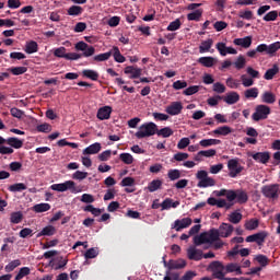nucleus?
Listing matches in <instances>:
<instances>
[{
	"mask_svg": "<svg viewBox=\"0 0 280 280\" xmlns=\"http://www.w3.org/2000/svg\"><path fill=\"white\" fill-rule=\"evenodd\" d=\"M10 222L11 224H21V222H23V212H12L10 217Z\"/></svg>",
	"mask_w": 280,
	"mask_h": 280,
	"instance_id": "obj_39",
	"label": "nucleus"
},
{
	"mask_svg": "<svg viewBox=\"0 0 280 280\" xmlns=\"http://www.w3.org/2000/svg\"><path fill=\"white\" fill-rule=\"evenodd\" d=\"M74 49H77V51H83L81 54L83 58H91V56H95V47L89 46V44L84 42L77 43Z\"/></svg>",
	"mask_w": 280,
	"mask_h": 280,
	"instance_id": "obj_6",
	"label": "nucleus"
},
{
	"mask_svg": "<svg viewBox=\"0 0 280 280\" xmlns=\"http://www.w3.org/2000/svg\"><path fill=\"white\" fill-rule=\"evenodd\" d=\"M158 126L154 122H144L139 127L136 132L137 139H145L148 137H154L156 135Z\"/></svg>",
	"mask_w": 280,
	"mask_h": 280,
	"instance_id": "obj_1",
	"label": "nucleus"
},
{
	"mask_svg": "<svg viewBox=\"0 0 280 280\" xmlns=\"http://www.w3.org/2000/svg\"><path fill=\"white\" fill-rule=\"evenodd\" d=\"M54 56L56 58H67V48L66 47H59L54 50Z\"/></svg>",
	"mask_w": 280,
	"mask_h": 280,
	"instance_id": "obj_56",
	"label": "nucleus"
},
{
	"mask_svg": "<svg viewBox=\"0 0 280 280\" xmlns=\"http://www.w3.org/2000/svg\"><path fill=\"white\" fill-rule=\"evenodd\" d=\"M52 235H56V228L48 225L37 233L36 237H51Z\"/></svg>",
	"mask_w": 280,
	"mask_h": 280,
	"instance_id": "obj_26",
	"label": "nucleus"
},
{
	"mask_svg": "<svg viewBox=\"0 0 280 280\" xmlns=\"http://www.w3.org/2000/svg\"><path fill=\"white\" fill-rule=\"evenodd\" d=\"M187 266V261L183 258L177 260L171 259L168 260L167 268L168 270H183Z\"/></svg>",
	"mask_w": 280,
	"mask_h": 280,
	"instance_id": "obj_14",
	"label": "nucleus"
},
{
	"mask_svg": "<svg viewBox=\"0 0 280 280\" xmlns=\"http://www.w3.org/2000/svg\"><path fill=\"white\" fill-rule=\"evenodd\" d=\"M222 100L229 105L237 104L240 102V94L237 92H230Z\"/></svg>",
	"mask_w": 280,
	"mask_h": 280,
	"instance_id": "obj_23",
	"label": "nucleus"
},
{
	"mask_svg": "<svg viewBox=\"0 0 280 280\" xmlns=\"http://www.w3.org/2000/svg\"><path fill=\"white\" fill-rule=\"evenodd\" d=\"M12 75H23V73H27L26 67H14L10 69Z\"/></svg>",
	"mask_w": 280,
	"mask_h": 280,
	"instance_id": "obj_57",
	"label": "nucleus"
},
{
	"mask_svg": "<svg viewBox=\"0 0 280 280\" xmlns=\"http://www.w3.org/2000/svg\"><path fill=\"white\" fill-rule=\"evenodd\" d=\"M233 132V129L229 126L218 127L212 131V135H217L218 137H229Z\"/></svg>",
	"mask_w": 280,
	"mask_h": 280,
	"instance_id": "obj_25",
	"label": "nucleus"
},
{
	"mask_svg": "<svg viewBox=\"0 0 280 280\" xmlns=\"http://www.w3.org/2000/svg\"><path fill=\"white\" fill-rule=\"evenodd\" d=\"M266 237H268V232L261 231L256 234L249 235L245 238V242L253 243L256 242L258 246H264L266 242Z\"/></svg>",
	"mask_w": 280,
	"mask_h": 280,
	"instance_id": "obj_10",
	"label": "nucleus"
},
{
	"mask_svg": "<svg viewBox=\"0 0 280 280\" xmlns=\"http://www.w3.org/2000/svg\"><path fill=\"white\" fill-rule=\"evenodd\" d=\"M200 91V86L198 85H191L189 88H187L185 91H184V95H196V93H198Z\"/></svg>",
	"mask_w": 280,
	"mask_h": 280,
	"instance_id": "obj_61",
	"label": "nucleus"
},
{
	"mask_svg": "<svg viewBox=\"0 0 280 280\" xmlns=\"http://www.w3.org/2000/svg\"><path fill=\"white\" fill-rule=\"evenodd\" d=\"M234 230H235V228H233L232 224L222 223L218 231H219L220 237H231Z\"/></svg>",
	"mask_w": 280,
	"mask_h": 280,
	"instance_id": "obj_16",
	"label": "nucleus"
},
{
	"mask_svg": "<svg viewBox=\"0 0 280 280\" xmlns=\"http://www.w3.org/2000/svg\"><path fill=\"white\" fill-rule=\"evenodd\" d=\"M187 257L192 261H200V259H202V250L189 247L187 249Z\"/></svg>",
	"mask_w": 280,
	"mask_h": 280,
	"instance_id": "obj_19",
	"label": "nucleus"
},
{
	"mask_svg": "<svg viewBox=\"0 0 280 280\" xmlns=\"http://www.w3.org/2000/svg\"><path fill=\"white\" fill-rule=\"evenodd\" d=\"M209 240H207V233L202 232L200 235L194 236L195 246H202V244H209Z\"/></svg>",
	"mask_w": 280,
	"mask_h": 280,
	"instance_id": "obj_33",
	"label": "nucleus"
},
{
	"mask_svg": "<svg viewBox=\"0 0 280 280\" xmlns=\"http://www.w3.org/2000/svg\"><path fill=\"white\" fill-rule=\"evenodd\" d=\"M228 200L229 202L236 200L238 205H246L248 202V192L242 189L229 190Z\"/></svg>",
	"mask_w": 280,
	"mask_h": 280,
	"instance_id": "obj_3",
	"label": "nucleus"
},
{
	"mask_svg": "<svg viewBox=\"0 0 280 280\" xmlns=\"http://www.w3.org/2000/svg\"><path fill=\"white\" fill-rule=\"evenodd\" d=\"M197 62H199V65H202V67H207L208 69L213 67V65H215V58L213 57H200Z\"/></svg>",
	"mask_w": 280,
	"mask_h": 280,
	"instance_id": "obj_31",
	"label": "nucleus"
},
{
	"mask_svg": "<svg viewBox=\"0 0 280 280\" xmlns=\"http://www.w3.org/2000/svg\"><path fill=\"white\" fill-rule=\"evenodd\" d=\"M280 49V42L268 45V56H275Z\"/></svg>",
	"mask_w": 280,
	"mask_h": 280,
	"instance_id": "obj_53",
	"label": "nucleus"
},
{
	"mask_svg": "<svg viewBox=\"0 0 280 280\" xmlns=\"http://www.w3.org/2000/svg\"><path fill=\"white\" fill-rule=\"evenodd\" d=\"M37 132H51V125L45 122L36 127Z\"/></svg>",
	"mask_w": 280,
	"mask_h": 280,
	"instance_id": "obj_63",
	"label": "nucleus"
},
{
	"mask_svg": "<svg viewBox=\"0 0 280 280\" xmlns=\"http://www.w3.org/2000/svg\"><path fill=\"white\" fill-rule=\"evenodd\" d=\"M25 189H27V186L23 183L9 186V191H12L13 194H16L18 191H25Z\"/></svg>",
	"mask_w": 280,
	"mask_h": 280,
	"instance_id": "obj_45",
	"label": "nucleus"
},
{
	"mask_svg": "<svg viewBox=\"0 0 280 280\" xmlns=\"http://www.w3.org/2000/svg\"><path fill=\"white\" fill-rule=\"evenodd\" d=\"M226 272H236L237 275H242V268L237 264H229L225 267Z\"/></svg>",
	"mask_w": 280,
	"mask_h": 280,
	"instance_id": "obj_50",
	"label": "nucleus"
},
{
	"mask_svg": "<svg viewBox=\"0 0 280 280\" xmlns=\"http://www.w3.org/2000/svg\"><path fill=\"white\" fill-rule=\"evenodd\" d=\"M195 277H198L196 271L189 270L179 280H194Z\"/></svg>",
	"mask_w": 280,
	"mask_h": 280,
	"instance_id": "obj_64",
	"label": "nucleus"
},
{
	"mask_svg": "<svg viewBox=\"0 0 280 280\" xmlns=\"http://www.w3.org/2000/svg\"><path fill=\"white\" fill-rule=\"evenodd\" d=\"M119 159L125 165H132V163H135V158H132L130 153H120Z\"/></svg>",
	"mask_w": 280,
	"mask_h": 280,
	"instance_id": "obj_44",
	"label": "nucleus"
},
{
	"mask_svg": "<svg viewBox=\"0 0 280 280\" xmlns=\"http://www.w3.org/2000/svg\"><path fill=\"white\" fill-rule=\"evenodd\" d=\"M38 51V43L35 40L27 42L25 45V52L26 54H36Z\"/></svg>",
	"mask_w": 280,
	"mask_h": 280,
	"instance_id": "obj_38",
	"label": "nucleus"
},
{
	"mask_svg": "<svg viewBox=\"0 0 280 280\" xmlns=\"http://www.w3.org/2000/svg\"><path fill=\"white\" fill-rule=\"evenodd\" d=\"M229 222L232 224H240L242 222V213L234 211L229 215Z\"/></svg>",
	"mask_w": 280,
	"mask_h": 280,
	"instance_id": "obj_46",
	"label": "nucleus"
},
{
	"mask_svg": "<svg viewBox=\"0 0 280 280\" xmlns=\"http://www.w3.org/2000/svg\"><path fill=\"white\" fill-rule=\"evenodd\" d=\"M220 143H222V140L203 139L199 142V145H201V148H211V145H220Z\"/></svg>",
	"mask_w": 280,
	"mask_h": 280,
	"instance_id": "obj_35",
	"label": "nucleus"
},
{
	"mask_svg": "<svg viewBox=\"0 0 280 280\" xmlns=\"http://www.w3.org/2000/svg\"><path fill=\"white\" fill-rule=\"evenodd\" d=\"M279 16V12L277 11H270L268 12L264 18L262 20L264 21H267V22H270V21H277V18Z\"/></svg>",
	"mask_w": 280,
	"mask_h": 280,
	"instance_id": "obj_60",
	"label": "nucleus"
},
{
	"mask_svg": "<svg viewBox=\"0 0 280 280\" xmlns=\"http://www.w3.org/2000/svg\"><path fill=\"white\" fill-rule=\"evenodd\" d=\"M10 145L11 148H14L15 150H21L23 148V140L16 138V137H10L8 139L0 136V145Z\"/></svg>",
	"mask_w": 280,
	"mask_h": 280,
	"instance_id": "obj_9",
	"label": "nucleus"
},
{
	"mask_svg": "<svg viewBox=\"0 0 280 280\" xmlns=\"http://www.w3.org/2000/svg\"><path fill=\"white\" fill-rule=\"evenodd\" d=\"M211 47H213V39L209 38L201 42V45L199 46V54H206V51H209Z\"/></svg>",
	"mask_w": 280,
	"mask_h": 280,
	"instance_id": "obj_37",
	"label": "nucleus"
},
{
	"mask_svg": "<svg viewBox=\"0 0 280 280\" xmlns=\"http://www.w3.org/2000/svg\"><path fill=\"white\" fill-rule=\"evenodd\" d=\"M226 86H229V89H240V80L230 77L226 79Z\"/></svg>",
	"mask_w": 280,
	"mask_h": 280,
	"instance_id": "obj_59",
	"label": "nucleus"
},
{
	"mask_svg": "<svg viewBox=\"0 0 280 280\" xmlns=\"http://www.w3.org/2000/svg\"><path fill=\"white\" fill-rule=\"evenodd\" d=\"M84 12V9L80 5H72L68 9V15L69 16H80Z\"/></svg>",
	"mask_w": 280,
	"mask_h": 280,
	"instance_id": "obj_42",
	"label": "nucleus"
},
{
	"mask_svg": "<svg viewBox=\"0 0 280 280\" xmlns=\"http://www.w3.org/2000/svg\"><path fill=\"white\" fill-rule=\"evenodd\" d=\"M261 194L265 196V198H279V185L262 186Z\"/></svg>",
	"mask_w": 280,
	"mask_h": 280,
	"instance_id": "obj_8",
	"label": "nucleus"
},
{
	"mask_svg": "<svg viewBox=\"0 0 280 280\" xmlns=\"http://www.w3.org/2000/svg\"><path fill=\"white\" fill-rule=\"evenodd\" d=\"M100 255V250L95 247L88 249L84 254L85 259H95Z\"/></svg>",
	"mask_w": 280,
	"mask_h": 280,
	"instance_id": "obj_52",
	"label": "nucleus"
},
{
	"mask_svg": "<svg viewBox=\"0 0 280 280\" xmlns=\"http://www.w3.org/2000/svg\"><path fill=\"white\" fill-rule=\"evenodd\" d=\"M167 115L176 116L183 113V103L180 102H173L166 107Z\"/></svg>",
	"mask_w": 280,
	"mask_h": 280,
	"instance_id": "obj_13",
	"label": "nucleus"
},
{
	"mask_svg": "<svg viewBox=\"0 0 280 280\" xmlns=\"http://www.w3.org/2000/svg\"><path fill=\"white\" fill-rule=\"evenodd\" d=\"M191 226V218H184L182 220H175L172 224L171 229H175V231H183V229H187Z\"/></svg>",
	"mask_w": 280,
	"mask_h": 280,
	"instance_id": "obj_12",
	"label": "nucleus"
},
{
	"mask_svg": "<svg viewBox=\"0 0 280 280\" xmlns=\"http://www.w3.org/2000/svg\"><path fill=\"white\" fill-rule=\"evenodd\" d=\"M260 100L262 104H275L277 102V95L270 91H266L261 94Z\"/></svg>",
	"mask_w": 280,
	"mask_h": 280,
	"instance_id": "obj_24",
	"label": "nucleus"
},
{
	"mask_svg": "<svg viewBox=\"0 0 280 280\" xmlns=\"http://www.w3.org/2000/svg\"><path fill=\"white\" fill-rule=\"evenodd\" d=\"M244 96L246 97V100H257V97H259V89L257 88L247 89L244 92Z\"/></svg>",
	"mask_w": 280,
	"mask_h": 280,
	"instance_id": "obj_32",
	"label": "nucleus"
},
{
	"mask_svg": "<svg viewBox=\"0 0 280 280\" xmlns=\"http://www.w3.org/2000/svg\"><path fill=\"white\" fill-rule=\"evenodd\" d=\"M234 67L235 69H237V71L244 69V67H246V58H244V56H238L236 61L234 62Z\"/></svg>",
	"mask_w": 280,
	"mask_h": 280,
	"instance_id": "obj_51",
	"label": "nucleus"
},
{
	"mask_svg": "<svg viewBox=\"0 0 280 280\" xmlns=\"http://www.w3.org/2000/svg\"><path fill=\"white\" fill-rule=\"evenodd\" d=\"M179 206H180V201H174V199H172V198H166L161 203L162 211H167L170 209H176Z\"/></svg>",
	"mask_w": 280,
	"mask_h": 280,
	"instance_id": "obj_20",
	"label": "nucleus"
},
{
	"mask_svg": "<svg viewBox=\"0 0 280 280\" xmlns=\"http://www.w3.org/2000/svg\"><path fill=\"white\" fill-rule=\"evenodd\" d=\"M19 266H21V260L15 259V260H12L11 262H9V264L4 267V270H5V272H12V271L15 270V268H19Z\"/></svg>",
	"mask_w": 280,
	"mask_h": 280,
	"instance_id": "obj_49",
	"label": "nucleus"
},
{
	"mask_svg": "<svg viewBox=\"0 0 280 280\" xmlns=\"http://www.w3.org/2000/svg\"><path fill=\"white\" fill-rule=\"evenodd\" d=\"M126 75H130L131 80H137V78H141V68H135L132 66H127L125 68Z\"/></svg>",
	"mask_w": 280,
	"mask_h": 280,
	"instance_id": "obj_21",
	"label": "nucleus"
},
{
	"mask_svg": "<svg viewBox=\"0 0 280 280\" xmlns=\"http://www.w3.org/2000/svg\"><path fill=\"white\" fill-rule=\"evenodd\" d=\"M163 186V182L161 179H153L152 182L149 183L147 189L151 194H154V191H159L161 187Z\"/></svg>",
	"mask_w": 280,
	"mask_h": 280,
	"instance_id": "obj_30",
	"label": "nucleus"
},
{
	"mask_svg": "<svg viewBox=\"0 0 280 280\" xmlns=\"http://www.w3.org/2000/svg\"><path fill=\"white\" fill-rule=\"evenodd\" d=\"M180 20L176 19L175 21L171 22L168 26L166 27L167 32H176L177 30H180Z\"/></svg>",
	"mask_w": 280,
	"mask_h": 280,
	"instance_id": "obj_54",
	"label": "nucleus"
},
{
	"mask_svg": "<svg viewBox=\"0 0 280 280\" xmlns=\"http://www.w3.org/2000/svg\"><path fill=\"white\" fill-rule=\"evenodd\" d=\"M255 260L258 261V264L261 266V268H266L268 264H270V259L267 258L266 255L259 254L255 257Z\"/></svg>",
	"mask_w": 280,
	"mask_h": 280,
	"instance_id": "obj_47",
	"label": "nucleus"
},
{
	"mask_svg": "<svg viewBox=\"0 0 280 280\" xmlns=\"http://www.w3.org/2000/svg\"><path fill=\"white\" fill-rule=\"evenodd\" d=\"M234 45H237L238 47H243L244 49H248V47L253 45V37L246 36L243 38H235Z\"/></svg>",
	"mask_w": 280,
	"mask_h": 280,
	"instance_id": "obj_22",
	"label": "nucleus"
},
{
	"mask_svg": "<svg viewBox=\"0 0 280 280\" xmlns=\"http://www.w3.org/2000/svg\"><path fill=\"white\" fill-rule=\"evenodd\" d=\"M259 228V220L257 219H250L245 222V229L246 231H255V229Z\"/></svg>",
	"mask_w": 280,
	"mask_h": 280,
	"instance_id": "obj_43",
	"label": "nucleus"
},
{
	"mask_svg": "<svg viewBox=\"0 0 280 280\" xmlns=\"http://www.w3.org/2000/svg\"><path fill=\"white\" fill-rule=\"evenodd\" d=\"M167 176L170 180H178V178H180V172L176 168L170 170Z\"/></svg>",
	"mask_w": 280,
	"mask_h": 280,
	"instance_id": "obj_62",
	"label": "nucleus"
},
{
	"mask_svg": "<svg viewBox=\"0 0 280 280\" xmlns=\"http://www.w3.org/2000/svg\"><path fill=\"white\" fill-rule=\"evenodd\" d=\"M215 47H217V49H218V51H219V54H220L221 56H226L228 54H231V55L237 54V50H236L235 48H233V47H226V44H225V43H222V42L218 43V44L215 45Z\"/></svg>",
	"mask_w": 280,
	"mask_h": 280,
	"instance_id": "obj_17",
	"label": "nucleus"
},
{
	"mask_svg": "<svg viewBox=\"0 0 280 280\" xmlns=\"http://www.w3.org/2000/svg\"><path fill=\"white\" fill-rule=\"evenodd\" d=\"M49 209H51V205L49 203H37L33 207L35 213H45V211H49Z\"/></svg>",
	"mask_w": 280,
	"mask_h": 280,
	"instance_id": "obj_41",
	"label": "nucleus"
},
{
	"mask_svg": "<svg viewBox=\"0 0 280 280\" xmlns=\"http://www.w3.org/2000/svg\"><path fill=\"white\" fill-rule=\"evenodd\" d=\"M110 56H113V51H107V52H103V54H100V55H95L93 57V60L95 62H106V60L110 59Z\"/></svg>",
	"mask_w": 280,
	"mask_h": 280,
	"instance_id": "obj_40",
	"label": "nucleus"
},
{
	"mask_svg": "<svg viewBox=\"0 0 280 280\" xmlns=\"http://www.w3.org/2000/svg\"><path fill=\"white\" fill-rule=\"evenodd\" d=\"M279 73V66L278 65H273L272 68L268 69L265 74H264V79L265 80H272L276 74Z\"/></svg>",
	"mask_w": 280,
	"mask_h": 280,
	"instance_id": "obj_34",
	"label": "nucleus"
},
{
	"mask_svg": "<svg viewBox=\"0 0 280 280\" xmlns=\"http://www.w3.org/2000/svg\"><path fill=\"white\" fill-rule=\"evenodd\" d=\"M205 233H207L208 244H213L214 242H218L220 237V231L215 229H211L209 232Z\"/></svg>",
	"mask_w": 280,
	"mask_h": 280,
	"instance_id": "obj_29",
	"label": "nucleus"
},
{
	"mask_svg": "<svg viewBox=\"0 0 280 280\" xmlns=\"http://www.w3.org/2000/svg\"><path fill=\"white\" fill-rule=\"evenodd\" d=\"M30 272H31L30 267H22L19 273L15 276V280H21L23 279V277H27Z\"/></svg>",
	"mask_w": 280,
	"mask_h": 280,
	"instance_id": "obj_58",
	"label": "nucleus"
},
{
	"mask_svg": "<svg viewBox=\"0 0 280 280\" xmlns=\"http://www.w3.org/2000/svg\"><path fill=\"white\" fill-rule=\"evenodd\" d=\"M252 159L256 161V163H262V165H266L270 161V152H256L252 154Z\"/></svg>",
	"mask_w": 280,
	"mask_h": 280,
	"instance_id": "obj_15",
	"label": "nucleus"
},
{
	"mask_svg": "<svg viewBox=\"0 0 280 280\" xmlns=\"http://www.w3.org/2000/svg\"><path fill=\"white\" fill-rule=\"evenodd\" d=\"M271 109L268 105H257L255 107V113L252 115V119L254 121H261L264 119H268V115H270Z\"/></svg>",
	"mask_w": 280,
	"mask_h": 280,
	"instance_id": "obj_5",
	"label": "nucleus"
},
{
	"mask_svg": "<svg viewBox=\"0 0 280 280\" xmlns=\"http://www.w3.org/2000/svg\"><path fill=\"white\" fill-rule=\"evenodd\" d=\"M210 268L213 271L212 275H213L214 279H219V280L226 279V277H224V272H222V269L224 268L222 262H220V261H212L210 264Z\"/></svg>",
	"mask_w": 280,
	"mask_h": 280,
	"instance_id": "obj_11",
	"label": "nucleus"
},
{
	"mask_svg": "<svg viewBox=\"0 0 280 280\" xmlns=\"http://www.w3.org/2000/svg\"><path fill=\"white\" fill-rule=\"evenodd\" d=\"M196 178L199 180L197 184V187H199V189L215 187V179L209 177V173H207V171H198L196 174Z\"/></svg>",
	"mask_w": 280,
	"mask_h": 280,
	"instance_id": "obj_2",
	"label": "nucleus"
},
{
	"mask_svg": "<svg viewBox=\"0 0 280 280\" xmlns=\"http://www.w3.org/2000/svg\"><path fill=\"white\" fill-rule=\"evenodd\" d=\"M50 189L52 191H60V192H65V191H75V182L73 180H66L65 183L61 184H52L50 186Z\"/></svg>",
	"mask_w": 280,
	"mask_h": 280,
	"instance_id": "obj_7",
	"label": "nucleus"
},
{
	"mask_svg": "<svg viewBox=\"0 0 280 280\" xmlns=\"http://www.w3.org/2000/svg\"><path fill=\"white\" fill-rule=\"evenodd\" d=\"M114 60L116 62H126V57H124V55H121V51H119L118 47H114Z\"/></svg>",
	"mask_w": 280,
	"mask_h": 280,
	"instance_id": "obj_55",
	"label": "nucleus"
},
{
	"mask_svg": "<svg viewBox=\"0 0 280 280\" xmlns=\"http://www.w3.org/2000/svg\"><path fill=\"white\" fill-rule=\"evenodd\" d=\"M228 170L230 178H237L241 172H244V166L240 164V159H231L228 161Z\"/></svg>",
	"mask_w": 280,
	"mask_h": 280,
	"instance_id": "obj_4",
	"label": "nucleus"
},
{
	"mask_svg": "<svg viewBox=\"0 0 280 280\" xmlns=\"http://www.w3.org/2000/svg\"><path fill=\"white\" fill-rule=\"evenodd\" d=\"M83 78H88V80H92L93 82H97L100 80V73L95 70L84 69L82 70Z\"/></svg>",
	"mask_w": 280,
	"mask_h": 280,
	"instance_id": "obj_27",
	"label": "nucleus"
},
{
	"mask_svg": "<svg viewBox=\"0 0 280 280\" xmlns=\"http://www.w3.org/2000/svg\"><path fill=\"white\" fill-rule=\"evenodd\" d=\"M102 150V144L95 142L83 150V154H97Z\"/></svg>",
	"mask_w": 280,
	"mask_h": 280,
	"instance_id": "obj_28",
	"label": "nucleus"
},
{
	"mask_svg": "<svg viewBox=\"0 0 280 280\" xmlns=\"http://www.w3.org/2000/svg\"><path fill=\"white\" fill-rule=\"evenodd\" d=\"M113 113V107L110 106H104L101 107L97 110L96 117L97 119H100L101 121H104L106 119H110V114Z\"/></svg>",
	"mask_w": 280,
	"mask_h": 280,
	"instance_id": "obj_18",
	"label": "nucleus"
},
{
	"mask_svg": "<svg viewBox=\"0 0 280 280\" xmlns=\"http://www.w3.org/2000/svg\"><path fill=\"white\" fill-rule=\"evenodd\" d=\"M155 135H158V137H163L164 139H167L168 137H172V135H174V130L170 127H164L162 129H158L155 131Z\"/></svg>",
	"mask_w": 280,
	"mask_h": 280,
	"instance_id": "obj_36",
	"label": "nucleus"
},
{
	"mask_svg": "<svg viewBox=\"0 0 280 280\" xmlns=\"http://www.w3.org/2000/svg\"><path fill=\"white\" fill-rule=\"evenodd\" d=\"M201 16H202V9L195 10L194 12L187 14V19L189 21H200Z\"/></svg>",
	"mask_w": 280,
	"mask_h": 280,
	"instance_id": "obj_48",
	"label": "nucleus"
}]
</instances>
